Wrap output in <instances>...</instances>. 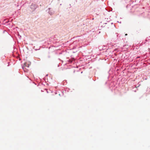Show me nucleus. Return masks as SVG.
<instances>
[{"instance_id":"f03ea898","label":"nucleus","mask_w":150,"mask_h":150,"mask_svg":"<svg viewBox=\"0 0 150 150\" xmlns=\"http://www.w3.org/2000/svg\"><path fill=\"white\" fill-rule=\"evenodd\" d=\"M127 34H125V35H127Z\"/></svg>"},{"instance_id":"f257e3e1","label":"nucleus","mask_w":150,"mask_h":150,"mask_svg":"<svg viewBox=\"0 0 150 150\" xmlns=\"http://www.w3.org/2000/svg\"><path fill=\"white\" fill-rule=\"evenodd\" d=\"M30 65L31 63L30 62H26L24 64V66L23 67V69H24L25 67H28Z\"/></svg>"}]
</instances>
